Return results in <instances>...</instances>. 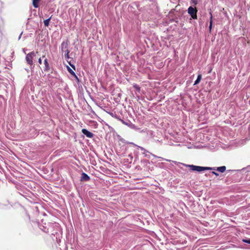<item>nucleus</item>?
I'll use <instances>...</instances> for the list:
<instances>
[{"instance_id":"obj_16","label":"nucleus","mask_w":250,"mask_h":250,"mask_svg":"<svg viewBox=\"0 0 250 250\" xmlns=\"http://www.w3.org/2000/svg\"><path fill=\"white\" fill-rule=\"evenodd\" d=\"M243 241L245 242V243H248V244H250V239H243Z\"/></svg>"},{"instance_id":"obj_6","label":"nucleus","mask_w":250,"mask_h":250,"mask_svg":"<svg viewBox=\"0 0 250 250\" xmlns=\"http://www.w3.org/2000/svg\"><path fill=\"white\" fill-rule=\"evenodd\" d=\"M82 133L84 134L86 137L91 138L94 136V134L90 132V131H88L86 129H83L82 130Z\"/></svg>"},{"instance_id":"obj_15","label":"nucleus","mask_w":250,"mask_h":250,"mask_svg":"<svg viewBox=\"0 0 250 250\" xmlns=\"http://www.w3.org/2000/svg\"><path fill=\"white\" fill-rule=\"evenodd\" d=\"M133 87L138 91V92H140V87L137 84H134L133 85Z\"/></svg>"},{"instance_id":"obj_8","label":"nucleus","mask_w":250,"mask_h":250,"mask_svg":"<svg viewBox=\"0 0 250 250\" xmlns=\"http://www.w3.org/2000/svg\"><path fill=\"white\" fill-rule=\"evenodd\" d=\"M44 64L45 65V67L44 68V71H48L50 70V66L48 60L46 58L44 60Z\"/></svg>"},{"instance_id":"obj_4","label":"nucleus","mask_w":250,"mask_h":250,"mask_svg":"<svg viewBox=\"0 0 250 250\" xmlns=\"http://www.w3.org/2000/svg\"><path fill=\"white\" fill-rule=\"evenodd\" d=\"M69 50H66V52L64 53V57L66 59H67V61L69 65L74 69L75 70V67L74 64H73L71 62V59L70 60V58L69 57Z\"/></svg>"},{"instance_id":"obj_17","label":"nucleus","mask_w":250,"mask_h":250,"mask_svg":"<svg viewBox=\"0 0 250 250\" xmlns=\"http://www.w3.org/2000/svg\"><path fill=\"white\" fill-rule=\"evenodd\" d=\"M192 2L195 5H196L197 4V1L196 0H192Z\"/></svg>"},{"instance_id":"obj_11","label":"nucleus","mask_w":250,"mask_h":250,"mask_svg":"<svg viewBox=\"0 0 250 250\" xmlns=\"http://www.w3.org/2000/svg\"><path fill=\"white\" fill-rule=\"evenodd\" d=\"M40 0H32V4L35 8L39 7V3Z\"/></svg>"},{"instance_id":"obj_20","label":"nucleus","mask_w":250,"mask_h":250,"mask_svg":"<svg viewBox=\"0 0 250 250\" xmlns=\"http://www.w3.org/2000/svg\"><path fill=\"white\" fill-rule=\"evenodd\" d=\"M38 62H39V63L40 64H42V60H41V58H40L39 59V61H38Z\"/></svg>"},{"instance_id":"obj_3","label":"nucleus","mask_w":250,"mask_h":250,"mask_svg":"<svg viewBox=\"0 0 250 250\" xmlns=\"http://www.w3.org/2000/svg\"><path fill=\"white\" fill-rule=\"evenodd\" d=\"M188 13L190 15L191 18L193 19H197V10L196 7H193L192 6H189L188 9Z\"/></svg>"},{"instance_id":"obj_21","label":"nucleus","mask_w":250,"mask_h":250,"mask_svg":"<svg viewBox=\"0 0 250 250\" xmlns=\"http://www.w3.org/2000/svg\"><path fill=\"white\" fill-rule=\"evenodd\" d=\"M140 148L141 150H145V149L142 147H140Z\"/></svg>"},{"instance_id":"obj_14","label":"nucleus","mask_w":250,"mask_h":250,"mask_svg":"<svg viewBox=\"0 0 250 250\" xmlns=\"http://www.w3.org/2000/svg\"><path fill=\"white\" fill-rule=\"evenodd\" d=\"M68 71L72 75H75V73L68 66H67Z\"/></svg>"},{"instance_id":"obj_12","label":"nucleus","mask_w":250,"mask_h":250,"mask_svg":"<svg viewBox=\"0 0 250 250\" xmlns=\"http://www.w3.org/2000/svg\"><path fill=\"white\" fill-rule=\"evenodd\" d=\"M226 169V167L225 166H222L220 167H218L217 168V170H218L219 172H222V173L225 172Z\"/></svg>"},{"instance_id":"obj_19","label":"nucleus","mask_w":250,"mask_h":250,"mask_svg":"<svg viewBox=\"0 0 250 250\" xmlns=\"http://www.w3.org/2000/svg\"><path fill=\"white\" fill-rule=\"evenodd\" d=\"M73 76H74L75 77V78L78 81H79V78L78 77H77V76L76 75V74H75V75H73Z\"/></svg>"},{"instance_id":"obj_1","label":"nucleus","mask_w":250,"mask_h":250,"mask_svg":"<svg viewBox=\"0 0 250 250\" xmlns=\"http://www.w3.org/2000/svg\"><path fill=\"white\" fill-rule=\"evenodd\" d=\"M188 167L190 168V169L192 171H197L198 172H201L202 171L206 170H210L212 169L213 168L209 167H203L200 166H196L194 165H188Z\"/></svg>"},{"instance_id":"obj_10","label":"nucleus","mask_w":250,"mask_h":250,"mask_svg":"<svg viewBox=\"0 0 250 250\" xmlns=\"http://www.w3.org/2000/svg\"><path fill=\"white\" fill-rule=\"evenodd\" d=\"M201 79H202V75H201V74H199L198 75L196 80L194 82V85H196V84H198L200 82Z\"/></svg>"},{"instance_id":"obj_18","label":"nucleus","mask_w":250,"mask_h":250,"mask_svg":"<svg viewBox=\"0 0 250 250\" xmlns=\"http://www.w3.org/2000/svg\"><path fill=\"white\" fill-rule=\"evenodd\" d=\"M212 174H214L216 176L219 175V174L215 171H212Z\"/></svg>"},{"instance_id":"obj_22","label":"nucleus","mask_w":250,"mask_h":250,"mask_svg":"<svg viewBox=\"0 0 250 250\" xmlns=\"http://www.w3.org/2000/svg\"><path fill=\"white\" fill-rule=\"evenodd\" d=\"M211 71V69H210V70L208 72V73H210Z\"/></svg>"},{"instance_id":"obj_13","label":"nucleus","mask_w":250,"mask_h":250,"mask_svg":"<svg viewBox=\"0 0 250 250\" xmlns=\"http://www.w3.org/2000/svg\"><path fill=\"white\" fill-rule=\"evenodd\" d=\"M51 18V17H50L49 18L44 21H43L44 25L45 27L48 26Z\"/></svg>"},{"instance_id":"obj_5","label":"nucleus","mask_w":250,"mask_h":250,"mask_svg":"<svg viewBox=\"0 0 250 250\" xmlns=\"http://www.w3.org/2000/svg\"><path fill=\"white\" fill-rule=\"evenodd\" d=\"M66 50H68V44L67 42H63L61 44V51L62 54L65 53L66 52Z\"/></svg>"},{"instance_id":"obj_2","label":"nucleus","mask_w":250,"mask_h":250,"mask_svg":"<svg viewBox=\"0 0 250 250\" xmlns=\"http://www.w3.org/2000/svg\"><path fill=\"white\" fill-rule=\"evenodd\" d=\"M37 53H38V52H35L34 51H32V52L29 53L28 54H27L26 55L25 59H26V62L28 64H29L30 65H33V58H34V57H36V54Z\"/></svg>"},{"instance_id":"obj_9","label":"nucleus","mask_w":250,"mask_h":250,"mask_svg":"<svg viewBox=\"0 0 250 250\" xmlns=\"http://www.w3.org/2000/svg\"><path fill=\"white\" fill-rule=\"evenodd\" d=\"M209 14H210V18H209L210 21H209V31L210 32L211 30L212 26V22H213L212 18H213V17H212V15L211 12H210Z\"/></svg>"},{"instance_id":"obj_7","label":"nucleus","mask_w":250,"mask_h":250,"mask_svg":"<svg viewBox=\"0 0 250 250\" xmlns=\"http://www.w3.org/2000/svg\"><path fill=\"white\" fill-rule=\"evenodd\" d=\"M81 178V180L83 181H88L90 180L89 176L87 174L83 172L82 174Z\"/></svg>"}]
</instances>
